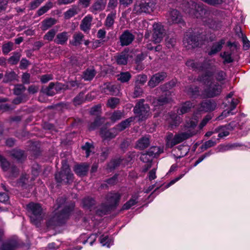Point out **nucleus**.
<instances>
[{
	"mask_svg": "<svg viewBox=\"0 0 250 250\" xmlns=\"http://www.w3.org/2000/svg\"><path fill=\"white\" fill-rule=\"evenodd\" d=\"M119 103V99L115 97H111L108 100L106 105L110 108L114 109L117 107Z\"/></svg>",
	"mask_w": 250,
	"mask_h": 250,
	"instance_id": "obj_51",
	"label": "nucleus"
},
{
	"mask_svg": "<svg viewBox=\"0 0 250 250\" xmlns=\"http://www.w3.org/2000/svg\"><path fill=\"white\" fill-rule=\"evenodd\" d=\"M57 207L56 209L61 208L62 209L59 212H56L55 215L48 221L47 225L49 226H61L64 224L69 218L71 212L75 207L73 202H66L65 197H61L57 200Z\"/></svg>",
	"mask_w": 250,
	"mask_h": 250,
	"instance_id": "obj_1",
	"label": "nucleus"
},
{
	"mask_svg": "<svg viewBox=\"0 0 250 250\" xmlns=\"http://www.w3.org/2000/svg\"><path fill=\"white\" fill-rule=\"evenodd\" d=\"M188 4L191 7L187 10V12L194 15L197 18L203 17L207 12L206 9L201 4L196 3L192 1L188 2Z\"/></svg>",
	"mask_w": 250,
	"mask_h": 250,
	"instance_id": "obj_11",
	"label": "nucleus"
},
{
	"mask_svg": "<svg viewBox=\"0 0 250 250\" xmlns=\"http://www.w3.org/2000/svg\"><path fill=\"white\" fill-rule=\"evenodd\" d=\"M140 159L141 161L146 163H151L153 157L150 156L148 152H146L141 154Z\"/></svg>",
	"mask_w": 250,
	"mask_h": 250,
	"instance_id": "obj_58",
	"label": "nucleus"
},
{
	"mask_svg": "<svg viewBox=\"0 0 250 250\" xmlns=\"http://www.w3.org/2000/svg\"><path fill=\"white\" fill-rule=\"evenodd\" d=\"M68 40L67 33L63 32L58 34L56 36L54 42L58 44L63 45Z\"/></svg>",
	"mask_w": 250,
	"mask_h": 250,
	"instance_id": "obj_35",
	"label": "nucleus"
},
{
	"mask_svg": "<svg viewBox=\"0 0 250 250\" xmlns=\"http://www.w3.org/2000/svg\"><path fill=\"white\" fill-rule=\"evenodd\" d=\"M92 19V17L90 15L85 16L82 21L80 29L85 33H88L91 28Z\"/></svg>",
	"mask_w": 250,
	"mask_h": 250,
	"instance_id": "obj_23",
	"label": "nucleus"
},
{
	"mask_svg": "<svg viewBox=\"0 0 250 250\" xmlns=\"http://www.w3.org/2000/svg\"><path fill=\"white\" fill-rule=\"evenodd\" d=\"M186 65L189 67H191L194 71L202 72H208L209 69L212 68L213 65L211 63V61L205 59L203 62L198 60H189L186 62Z\"/></svg>",
	"mask_w": 250,
	"mask_h": 250,
	"instance_id": "obj_9",
	"label": "nucleus"
},
{
	"mask_svg": "<svg viewBox=\"0 0 250 250\" xmlns=\"http://www.w3.org/2000/svg\"><path fill=\"white\" fill-rule=\"evenodd\" d=\"M135 36L128 30H125L120 37V41L122 46H127L132 43Z\"/></svg>",
	"mask_w": 250,
	"mask_h": 250,
	"instance_id": "obj_17",
	"label": "nucleus"
},
{
	"mask_svg": "<svg viewBox=\"0 0 250 250\" xmlns=\"http://www.w3.org/2000/svg\"><path fill=\"white\" fill-rule=\"evenodd\" d=\"M18 243L16 240L10 239L3 243L0 247V250H15Z\"/></svg>",
	"mask_w": 250,
	"mask_h": 250,
	"instance_id": "obj_28",
	"label": "nucleus"
},
{
	"mask_svg": "<svg viewBox=\"0 0 250 250\" xmlns=\"http://www.w3.org/2000/svg\"><path fill=\"white\" fill-rule=\"evenodd\" d=\"M216 144L215 141L209 140L205 142L201 146L202 149L206 150L207 149L214 146Z\"/></svg>",
	"mask_w": 250,
	"mask_h": 250,
	"instance_id": "obj_63",
	"label": "nucleus"
},
{
	"mask_svg": "<svg viewBox=\"0 0 250 250\" xmlns=\"http://www.w3.org/2000/svg\"><path fill=\"white\" fill-rule=\"evenodd\" d=\"M118 133L115 127L110 129L102 128L100 131V134L104 139H112L116 137Z\"/></svg>",
	"mask_w": 250,
	"mask_h": 250,
	"instance_id": "obj_21",
	"label": "nucleus"
},
{
	"mask_svg": "<svg viewBox=\"0 0 250 250\" xmlns=\"http://www.w3.org/2000/svg\"><path fill=\"white\" fill-rule=\"evenodd\" d=\"M166 20L169 25L180 23L183 21L181 13L176 9H170L166 14Z\"/></svg>",
	"mask_w": 250,
	"mask_h": 250,
	"instance_id": "obj_12",
	"label": "nucleus"
},
{
	"mask_svg": "<svg viewBox=\"0 0 250 250\" xmlns=\"http://www.w3.org/2000/svg\"><path fill=\"white\" fill-rule=\"evenodd\" d=\"M121 199V195L117 192H109L106 195V200L108 205L103 204L96 211L99 216H103L109 212L113 208L115 207Z\"/></svg>",
	"mask_w": 250,
	"mask_h": 250,
	"instance_id": "obj_5",
	"label": "nucleus"
},
{
	"mask_svg": "<svg viewBox=\"0 0 250 250\" xmlns=\"http://www.w3.org/2000/svg\"><path fill=\"white\" fill-rule=\"evenodd\" d=\"M118 80L122 83H127L131 78V75L129 72H121L117 76Z\"/></svg>",
	"mask_w": 250,
	"mask_h": 250,
	"instance_id": "obj_46",
	"label": "nucleus"
},
{
	"mask_svg": "<svg viewBox=\"0 0 250 250\" xmlns=\"http://www.w3.org/2000/svg\"><path fill=\"white\" fill-rule=\"evenodd\" d=\"M153 41L155 43H159L162 40L165 35V30L163 26L159 23L153 25Z\"/></svg>",
	"mask_w": 250,
	"mask_h": 250,
	"instance_id": "obj_13",
	"label": "nucleus"
},
{
	"mask_svg": "<svg viewBox=\"0 0 250 250\" xmlns=\"http://www.w3.org/2000/svg\"><path fill=\"white\" fill-rule=\"evenodd\" d=\"M55 179L59 184H69L73 181V174L65 160L62 161L61 169L55 173Z\"/></svg>",
	"mask_w": 250,
	"mask_h": 250,
	"instance_id": "obj_6",
	"label": "nucleus"
},
{
	"mask_svg": "<svg viewBox=\"0 0 250 250\" xmlns=\"http://www.w3.org/2000/svg\"><path fill=\"white\" fill-rule=\"evenodd\" d=\"M216 106L215 102L210 100H206L201 103L199 107L200 111L208 112L214 110Z\"/></svg>",
	"mask_w": 250,
	"mask_h": 250,
	"instance_id": "obj_24",
	"label": "nucleus"
},
{
	"mask_svg": "<svg viewBox=\"0 0 250 250\" xmlns=\"http://www.w3.org/2000/svg\"><path fill=\"white\" fill-rule=\"evenodd\" d=\"M84 94L83 92H81L73 99V102L74 105H79L84 102Z\"/></svg>",
	"mask_w": 250,
	"mask_h": 250,
	"instance_id": "obj_59",
	"label": "nucleus"
},
{
	"mask_svg": "<svg viewBox=\"0 0 250 250\" xmlns=\"http://www.w3.org/2000/svg\"><path fill=\"white\" fill-rule=\"evenodd\" d=\"M18 80V75L13 70L6 71L3 80L4 83H8L14 81Z\"/></svg>",
	"mask_w": 250,
	"mask_h": 250,
	"instance_id": "obj_31",
	"label": "nucleus"
},
{
	"mask_svg": "<svg viewBox=\"0 0 250 250\" xmlns=\"http://www.w3.org/2000/svg\"><path fill=\"white\" fill-rule=\"evenodd\" d=\"M193 106V104L191 102L187 101L185 102L182 105V106L177 110V113L179 115H182L186 113L190 110Z\"/></svg>",
	"mask_w": 250,
	"mask_h": 250,
	"instance_id": "obj_40",
	"label": "nucleus"
},
{
	"mask_svg": "<svg viewBox=\"0 0 250 250\" xmlns=\"http://www.w3.org/2000/svg\"><path fill=\"white\" fill-rule=\"evenodd\" d=\"M21 57V54L20 52H14L13 55L8 59V62L10 64H16L19 62Z\"/></svg>",
	"mask_w": 250,
	"mask_h": 250,
	"instance_id": "obj_47",
	"label": "nucleus"
},
{
	"mask_svg": "<svg viewBox=\"0 0 250 250\" xmlns=\"http://www.w3.org/2000/svg\"><path fill=\"white\" fill-rule=\"evenodd\" d=\"M153 158L158 157L161 153L163 152V149L157 146H152L147 151Z\"/></svg>",
	"mask_w": 250,
	"mask_h": 250,
	"instance_id": "obj_43",
	"label": "nucleus"
},
{
	"mask_svg": "<svg viewBox=\"0 0 250 250\" xmlns=\"http://www.w3.org/2000/svg\"><path fill=\"white\" fill-rule=\"evenodd\" d=\"M167 76V74L165 72H160L154 74L148 83V85L151 88L154 87L163 81Z\"/></svg>",
	"mask_w": 250,
	"mask_h": 250,
	"instance_id": "obj_14",
	"label": "nucleus"
},
{
	"mask_svg": "<svg viewBox=\"0 0 250 250\" xmlns=\"http://www.w3.org/2000/svg\"><path fill=\"white\" fill-rule=\"evenodd\" d=\"M215 77L217 82L222 83V82L226 80L227 74L223 70H218L215 72Z\"/></svg>",
	"mask_w": 250,
	"mask_h": 250,
	"instance_id": "obj_56",
	"label": "nucleus"
},
{
	"mask_svg": "<svg viewBox=\"0 0 250 250\" xmlns=\"http://www.w3.org/2000/svg\"><path fill=\"white\" fill-rule=\"evenodd\" d=\"M27 209L29 212L31 213L30 220L32 223L39 227L43 216L41 205L38 203L31 202L27 205Z\"/></svg>",
	"mask_w": 250,
	"mask_h": 250,
	"instance_id": "obj_8",
	"label": "nucleus"
},
{
	"mask_svg": "<svg viewBox=\"0 0 250 250\" xmlns=\"http://www.w3.org/2000/svg\"><path fill=\"white\" fill-rule=\"evenodd\" d=\"M106 4V0H95L89 8L90 11L94 14L104 10Z\"/></svg>",
	"mask_w": 250,
	"mask_h": 250,
	"instance_id": "obj_16",
	"label": "nucleus"
},
{
	"mask_svg": "<svg viewBox=\"0 0 250 250\" xmlns=\"http://www.w3.org/2000/svg\"><path fill=\"white\" fill-rule=\"evenodd\" d=\"M124 117V112L120 110H115L111 114L110 119L113 122H115Z\"/></svg>",
	"mask_w": 250,
	"mask_h": 250,
	"instance_id": "obj_50",
	"label": "nucleus"
},
{
	"mask_svg": "<svg viewBox=\"0 0 250 250\" xmlns=\"http://www.w3.org/2000/svg\"><path fill=\"white\" fill-rule=\"evenodd\" d=\"M122 161L123 159L120 158L119 159L112 160L108 165V168L110 169H115L117 167L120 166Z\"/></svg>",
	"mask_w": 250,
	"mask_h": 250,
	"instance_id": "obj_61",
	"label": "nucleus"
},
{
	"mask_svg": "<svg viewBox=\"0 0 250 250\" xmlns=\"http://www.w3.org/2000/svg\"><path fill=\"white\" fill-rule=\"evenodd\" d=\"M26 90V87L23 84H17L14 85L13 89V94L17 96L21 95Z\"/></svg>",
	"mask_w": 250,
	"mask_h": 250,
	"instance_id": "obj_48",
	"label": "nucleus"
},
{
	"mask_svg": "<svg viewBox=\"0 0 250 250\" xmlns=\"http://www.w3.org/2000/svg\"><path fill=\"white\" fill-rule=\"evenodd\" d=\"M45 0H34L29 4L30 10H35Z\"/></svg>",
	"mask_w": 250,
	"mask_h": 250,
	"instance_id": "obj_64",
	"label": "nucleus"
},
{
	"mask_svg": "<svg viewBox=\"0 0 250 250\" xmlns=\"http://www.w3.org/2000/svg\"><path fill=\"white\" fill-rule=\"evenodd\" d=\"M185 91L190 96L196 97L199 94V87L196 85H190L185 87Z\"/></svg>",
	"mask_w": 250,
	"mask_h": 250,
	"instance_id": "obj_33",
	"label": "nucleus"
},
{
	"mask_svg": "<svg viewBox=\"0 0 250 250\" xmlns=\"http://www.w3.org/2000/svg\"><path fill=\"white\" fill-rule=\"evenodd\" d=\"M138 195L137 194L132 195L131 198L123 205V209H129L138 203Z\"/></svg>",
	"mask_w": 250,
	"mask_h": 250,
	"instance_id": "obj_39",
	"label": "nucleus"
},
{
	"mask_svg": "<svg viewBox=\"0 0 250 250\" xmlns=\"http://www.w3.org/2000/svg\"><path fill=\"white\" fill-rule=\"evenodd\" d=\"M0 166L4 171H7L10 167V163L1 154H0Z\"/></svg>",
	"mask_w": 250,
	"mask_h": 250,
	"instance_id": "obj_57",
	"label": "nucleus"
},
{
	"mask_svg": "<svg viewBox=\"0 0 250 250\" xmlns=\"http://www.w3.org/2000/svg\"><path fill=\"white\" fill-rule=\"evenodd\" d=\"M238 104V100L237 99H233L231 100V104H230V109L228 111H224L222 115L220 116L218 118L219 119H222L223 118L222 116L226 117L228 114H229L230 111L235 108L237 104Z\"/></svg>",
	"mask_w": 250,
	"mask_h": 250,
	"instance_id": "obj_55",
	"label": "nucleus"
},
{
	"mask_svg": "<svg viewBox=\"0 0 250 250\" xmlns=\"http://www.w3.org/2000/svg\"><path fill=\"white\" fill-rule=\"evenodd\" d=\"M115 18V13H111L109 14L106 18L104 22V25L108 28H111L114 23V20Z\"/></svg>",
	"mask_w": 250,
	"mask_h": 250,
	"instance_id": "obj_44",
	"label": "nucleus"
},
{
	"mask_svg": "<svg viewBox=\"0 0 250 250\" xmlns=\"http://www.w3.org/2000/svg\"><path fill=\"white\" fill-rule=\"evenodd\" d=\"M80 12V9L77 6H73L64 13V17L65 19H69Z\"/></svg>",
	"mask_w": 250,
	"mask_h": 250,
	"instance_id": "obj_41",
	"label": "nucleus"
},
{
	"mask_svg": "<svg viewBox=\"0 0 250 250\" xmlns=\"http://www.w3.org/2000/svg\"><path fill=\"white\" fill-rule=\"evenodd\" d=\"M171 99L169 92H166L160 97L155 98L153 101L154 106H162L168 103Z\"/></svg>",
	"mask_w": 250,
	"mask_h": 250,
	"instance_id": "obj_15",
	"label": "nucleus"
},
{
	"mask_svg": "<svg viewBox=\"0 0 250 250\" xmlns=\"http://www.w3.org/2000/svg\"><path fill=\"white\" fill-rule=\"evenodd\" d=\"M135 118V117H129L118 124L115 126L118 132L122 131L128 127L130 126L131 123L134 121Z\"/></svg>",
	"mask_w": 250,
	"mask_h": 250,
	"instance_id": "obj_27",
	"label": "nucleus"
},
{
	"mask_svg": "<svg viewBox=\"0 0 250 250\" xmlns=\"http://www.w3.org/2000/svg\"><path fill=\"white\" fill-rule=\"evenodd\" d=\"M10 156L19 162L24 161L27 157L24 151L18 148L13 149L9 152Z\"/></svg>",
	"mask_w": 250,
	"mask_h": 250,
	"instance_id": "obj_19",
	"label": "nucleus"
},
{
	"mask_svg": "<svg viewBox=\"0 0 250 250\" xmlns=\"http://www.w3.org/2000/svg\"><path fill=\"white\" fill-rule=\"evenodd\" d=\"M84 35L81 32L75 33L73 36V39L70 43L73 46H78L82 44Z\"/></svg>",
	"mask_w": 250,
	"mask_h": 250,
	"instance_id": "obj_32",
	"label": "nucleus"
},
{
	"mask_svg": "<svg viewBox=\"0 0 250 250\" xmlns=\"http://www.w3.org/2000/svg\"><path fill=\"white\" fill-rule=\"evenodd\" d=\"M237 145L236 144H229L227 145H220L218 146L219 151L220 152H225L229 150L232 149L236 147Z\"/></svg>",
	"mask_w": 250,
	"mask_h": 250,
	"instance_id": "obj_62",
	"label": "nucleus"
},
{
	"mask_svg": "<svg viewBox=\"0 0 250 250\" xmlns=\"http://www.w3.org/2000/svg\"><path fill=\"white\" fill-rule=\"evenodd\" d=\"M14 43L11 42H4L1 46L3 54L4 55L8 54L14 49Z\"/></svg>",
	"mask_w": 250,
	"mask_h": 250,
	"instance_id": "obj_45",
	"label": "nucleus"
},
{
	"mask_svg": "<svg viewBox=\"0 0 250 250\" xmlns=\"http://www.w3.org/2000/svg\"><path fill=\"white\" fill-rule=\"evenodd\" d=\"M221 57L224 59V63H229L233 62L230 51H225L221 54Z\"/></svg>",
	"mask_w": 250,
	"mask_h": 250,
	"instance_id": "obj_53",
	"label": "nucleus"
},
{
	"mask_svg": "<svg viewBox=\"0 0 250 250\" xmlns=\"http://www.w3.org/2000/svg\"><path fill=\"white\" fill-rule=\"evenodd\" d=\"M96 204L94 198L90 197H87L83 199V204L84 208L90 209Z\"/></svg>",
	"mask_w": 250,
	"mask_h": 250,
	"instance_id": "obj_42",
	"label": "nucleus"
},
{
	"mask_svg": "<svg viewBox=\"0 0 250 250\" xmlns=\"http://www.w3.org/2000/svg\"><path fill=\"white\" fill-rule=\"evenodd\" d=\"M57 23V20L52 18H46L43 20L41 22V29L43 31H45L51 28L52 26Z\"/></svg>",
	"mask_w": 250,
	"mask_h": 250,
	"instance_id": "obj_29",
	"label": "nucleus"
},
{
	"mask_svg": "<svg viewBox=\"0 0 250 250\" xmlns=\"http://www.w3.org/2000/svg\"><path fill=\"white\" fill-rule=\"evenodd\" d=\"M156 4V0H137L134 4L133 12L138 15L150 14L155 10Z\"/></svg>",
	"mask_w": 250,
	"mask_h": 250,
	"instance_id": "obj_4",
	"label": "nucleus"
},
{
	"mask_svg": "<svg viewBox=\"0 0 250 250\" xmlns=\"http://www.w3.org/2000/svg\"><path fill=\"white\" fill-rule=\"evenodd\" d=\"M205 21L210 28L213 30H219L222 26L221 22L212 17L208 18Z\"/></svg>",
	"mask_w": 250,
	"mask_h": 250,
	"instance_id": "obj_26",
	"label": "nucleus"
},
{
	"mask_svg": "<svg viewBox=\"0 0 250 250\" xmlns=\"http://www.w3.org/2000/svg\"><path fill=\"white\" fill-rule=\"evenodd\" d=\"M55 86V83L51 82L49 83L48 86L42 87L41 92L48 96H53L56 93L54 91Z\"/></svg>",
	"mask_w": 250,
	"mask_h": 250,
	"instance_id": "obj_34",
	"label": "nucleus"
},
{
	"mask_svg": "<svg viewBox=\"0 0 250 250\" xmlns=\"http://www.w3.org/2000/svg\"><path fill=\"white\" fill-rule=\"evenodd\" d=\"M238 36L242 38L243 42V48L245 50H248L250 46V42L247 39V37L240 31L238 34Z\"/></svg>",
	"mask_w": 250,
	"mask_h": 250,
	"instance_id": "obj_60",
	"label": "nucleus"
},
{
	"mask_svg": "<svg viewBox=\"0 0 250 250\" xmlns=\"http://www.w3.org/2000/svg\"><path fill=\"white\" fill-rule=\"evenodd\" d=\"M88 169L89 165L84 163L76 165L74 171L78 176H83L86 175Z\"/></svg>",
	"mask_w": 250,
	"mask_h": 250,
	"instance_id": "obj_25",
	"label": "nucleus"
},
{
	"mask_svg": "<svg viewBox=\"0 0 250 250\" xmlns=\"http://www.w3.org/2000/svg\"><path fill=\"white\" fill-rule=\"evenodd\" d=\"M102 93L107 95H116L119 90L117 87L110 83H105L101 86Z\"/></svg>",
	"mask_w": 250,
	"mask_h": 250,
	"instance_id": "obj_18",
	"label": "nucleus"
},
{
	"mask_svg": "<svg viewBox=\"0 0 250 250\" xmlns=\"http://www.w3.org/2000/svg\"><path fill=\"white\" fill-rule=\"evenodd\" d=\"M225 42V40L221 39L218 42L214 43L211 46L210 51L208 52V55H214L219 52L222 48L223 45L224 44Z\"/></svg>",
	"mask_w": 250,
	"mask_h": 250,
	"instance_id": "obj_30",
	"label": "nucleus"
},
{
	"mask_svg": "<svg viewBox=\"0 0 250 250\" xmlns=\"http://www.w3.org/2000/svg\"><path fill=\"white\" fill-rule=\"evenodd\" d=\"M19 174V170L18 168L15 166L10 167V170L7 173V176L13 179L18 177Z\"/></svg>",
	"mask_w": 250,
	"mask_h": 250,
	"instance_id": "obj_49",
	"label": "nucleus"
},
{
	"mask_svg": "<svg viewBox=\"0 0 250 250\" xmlns=\"http://www.w3.org/2000/svg\"><path fill=\"white\" fill-rule=\"evenodd\" d=\"M233 128L231 124L226 125L224 126H220L214 130V132H219L218 137L223 138L226 137L229 134V131L233 130Z\"/></svg>",
	"mask_w": 250,
	"mask_h": 250,
	"instance_id": "obj_22",
	"label": "nucleus"
},
{
	"mask_svg": "<svg viewBox=\"0 0 250 250\" xmlns=\"http://www.w3.org/2000/svg\"><path fill=\"white\" fill-rule=\"evenodd\" d=\"M128 54L127 52H122L116 56L117 63L119 65H125L127 63Z\"/></svg>",
	"mask_w": 250,
	"mask_h": 250,
	"instance_id": "obj_38",
	"label": "nucleus"
},
{
	"mask_svg": "<svg viewBox=\"0 0 250 250\" xmlns=\"http://www.w3.org/2000/svg\"><path fill=\"white\" fill-rule=\"evenodd\" d=\"M150 144V136L146 135L139 139L136 142L135 147L139 150H144Z\"/></svg>",
	"mask_w": 250,
	"mask_h": 250,
	"instance_id": "obj_20",
	"label": "nucleus"
},
{
	"mask_svg": "<svg viewBox=\"0 0 250 250\" xmlns=\"http://www.w3.org/2000/svg\"><path fill=\"white\" fill-rule=\"evenodd\" d=\"M53 2L51 1H48L43 6L40 8L37 11L36 14L38 16H41L46 13L49 9L53 7Z\"/></svg>",
	"mask_w": 250,
	"mask_h": 250,
	"instance_id": "obj_36",
	"label": "nucleus"
},
{
	"mask_svg": "<svg viewBox=\"0 0 250 250\" xmlns=\"http://www.w3.org/2000/svg\"><path fill=\"white\" fill-rule=\"evenodd\" d=\"M213 74L210 71L199 75L197 81L204 84L206 86L203 91V96L208 98H214L220 95L222 91V85L211 78Z\"/></svg>",
	"mask_w": 250,
	"mask_h": 250,
	"instance_id": "obj_3",
	"label": "nucleus"
},
{
	"mask_svg": "<svg viewBox=\"0 0 250 250\" xmlns=\"http://www.w3.org/2000/svg\"><path fill=\"white\" fill-rule=\"evenodd\" d=\"M96 74V71L93 68H87L83 72L82 77L85 81L92 80Z\"/></svg>",
	"mask_w": 250,
	"mask_h": 250,
	"instance_id": "obj_37",
	"label": "nucleus"
},
{
	"mask_svg": "<svg viewBox=\"0 0 250 250\" xmlns=\"http://www.w3.org/2000/svg\"><path fill=\"white\" fill-rule=\"evenodd\" d=\"M144 102V99L140 100L133 109L134 113L137 115L140 121L146 120L149 115V106Z\"/></svg>",
	"mask_w": 250,
	"mask_h": 250,
	"instance_id": "obj_10",
	"label": "nucleus"
},
{
	"mask_svg": "<svg viewBox=\"0 0 250 250\" xmlns=\"http://www.w3.org/2000/svg\"><path fill=\"white\" fill-rule=\"evenodd\" d=\"M206 38L204 34L195 32L190 33L185 36L183 43L187 49H193L203 44Z\"/></svg>",
	"mask_w": 250,
	"mask_h": 250,
	"instance_id": "obj_7",
	"label": "nucleus"
},
{
	"mask_svg": "<svg viewBox=\"0 0 250 250\" xmlns=\"http://www.w3.org/2000/svg\"><path fill=\"white\" fill-rule=\"evenodd\" d=\"M57 31L58 30L56 29H51L44 35L43 39L49 42L53 41Z\"/></svg>",
	"mask_w": 250,
	"mask_h": 250,
	"instance_id": "obj_52",
	"label": "nucleus"
},
{
	"mask_svg": "<svg viewBox=\"0 0 250 250\" xmlns=\"http://www.w3.org/2000/svg\"><path fill=\"white\" fill-rule=\"evenodd\" d=\"M197 124V121L195 119H190L187 121L183 127V132L175 135L173 137L172 133H169L166 138V146L171 148L176 145L190 138L196 134L195 129Z\"/></svg>",
	"mask_w": 250,
	"mask_h": 250,
	"instance_id": "obj_2",
	"label": "nucleus"
},
{
	"mask_svg": "<svg viewBox=\"0 0 250 250\" xmlns=\"http://www.w3.org/2000/svg\"><path fill=\"white\" fill-rule=\"evenodd\" d=\"M102 118H100L99 117H97L94 121L93 123H91L89 125V130H93L96 128H97L98 127H99L103 123L104 121H102Z\"/></svg>",
	"mask_w": 250,
	"mask_h": 250,
	"instance_id": "obj_54",
	"label": "nucleus"
}]
</instances>
